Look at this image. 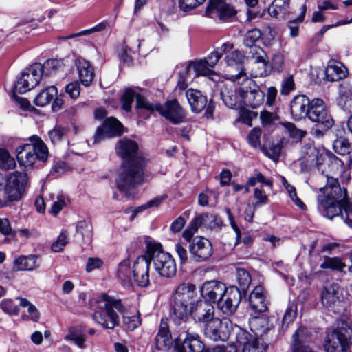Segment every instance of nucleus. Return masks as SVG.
<instances>
[{
	"mask_svg": "<svg viewBox=\"0 0 352 352\" xmlns=\"http://www.w3.org/2000/svg\"><path fill=\"white\" fill-rule=\"evenodd\" d=\"M115 150L122 160L116 179V186L126 197H133L135 188L144 182V166L147 161L139 151L137 142L131 139H120Z\"/></svg>",
	"mask_w": 352,
	"mask_h": 352,
	"instance_id": "nucleus-1",
	"label": "nucleus"
},
{
	"mask_svg": "<svg viewBox=\"0 0 352 352\" xmlns=\"http://www.w3.org/2000/svg\"><path fill=\"white\" fill-rule=\"evenodd\" d=\"M303 153L302 170L304 172L316 168L322 174L339 175L344 170V162L324 148L308 146L305 147Z\"/></svg>",
	"mask_w": 352,
	"mask_h": 352,
	"instance_id": "nucleus-2",
	"label": "nucleus"
},
{
	"mask_svg": "<svg viewBox=\"0 0 352 352\" xmlns=\"http://www.w3.org/2000/svg\"><path fill=\"white\" fill-rule=\"evenodd\" d=\"M196 296L195 285L191 283H182L179 284L171 295L170 316L173 323L176 326L186 328V323L188 320L190 306Z\"/></svg>",
	"mask_w": 352,
	"mask_h": 352,
	"instance_id": "nucleus-3",
	"label": "nucleus"
},
{
	"mask_svg": "<svg viewBox=\"0 0 352 352\" xmlns=\"http://www.w3.org/2000/svg\"><path fill=\"white\" fill-rule=\"evenodd\" d=\"M136 108L139 111L145 110L147 112L145 118H148L151 113L158 111L162 116L173 124L183 122L186 113L176 100H168L164 104H153L142 96H138ZM140 114L141 112L139 111Z\"/></svg>",
	"mask_w": 352,
	"mask_h": 352,
	"instance_id": "nucleus-4",
	"label": "nucleus"
},
{
	"mask_svg": "<svg viewBox=\"0 0 352 352\" xmlns=\"http://www.w3.org/2000/svg\"><path fill=\"white\" fill-rule=\"evenodd\" d=\"M123 308L120 300L102 294L98 300L94 319L103 328L113 329L119 325V316L117 312H122Z\"/></svg>",
	"mask_w": 352,
	"mask_h": 352,
	"instance_id": "nucleus-5",
	"label": "nucleus"
},
{
	"mask_svg": "<svg viewBox=\"0 0 352 352\" xmlns=\"http://www.w3.org/2000/svg\"><path fill=\"white\" fill-rule=\"evenodd\" d=\"M146 255L153 261L155 271L165 278L173 277L177 272V266L174 258L169 253L162 250L160 243L146 240Z\"/></svg>",
	"mask_w": 352,
	"mask_h": 352,
	"instance_id": "nucleus-6",
	"label": "nucleus"
},
{
	"mask_svg": "<svg viewBox=\"0 0 352 352\" xmlns=\"http://www.w3.org/2000/svg\"><path fill=\"white\" fill-rule=\"evenodd\" d=\"M27 176L23 173L14 172L7 179L0 173V207L9 201L19 200L27 184Z\"/></svg>",
	"mask_w": 352,
	"mask_h": 352,
	"instance_id": "nucleus-7",
	"label": "nucleus"
},
{
	"mask_svg": "<svg viewBox=\"0 0 352 352\" xmlns=\"http://www.w3.org/2000/svg\"><path fill=\"white\" fill-rule=\"evenodd\" d=\"M30 144L17 147L16 157L19 164L25 168L32 167L36 160L45 162L49 156V151L44 142L38 136L29 138Z\"/></svg>",
	"mask_w": 352,
	"mask_h": 352,
	"instance_id": "nucleus-8",
	"label": "nucleus"
},
{
	"mask_svg": "<svg viewBox=\"0 0 352 352\" xmlns=\"http://www.w3.org/2000/svg\"><path fill=\"white\" fill-rule=\"evenodd\" d=\"M351 344L352 322L340 320L327 336L324 347L327 352H347Z\"/></svg>",
	"mask_w": 352,
	"mask_h": 352,
	"instance_id": "nucleus-9",
	"label": "nucleus"
},
{
	"mask_svg": "<svg viewBox=\"0 0 352 352\" xmlns=\"http://www.w3.org/2000/svg\"><path fill=\"white\" fill-rule=\"evenodd\" d=\"M308 119L315 123L316 126L320 128L316 129L315 133L322 135L323 131H327L334 124V120L327 111L324 101L320 98H314L309 107Z\"/></svg>",
	"mask_w": 352,
	"mask_h": 352,
	"instance_id": "nucleus-10",
	"label": "nucleus"
},
{
	"mask_svg": "<svg viewBox=\"0 0 352 352\" xmlns=\"http://www.w3.org/2000/svg\"><path fill=\"white\" fill-rule=\"evenodd\" d=\"M240 94L241 105L252 108L259 107L264 100V92L253 80L248 77L244 78L240 83Z\"/></svg>",
	"mask_w": 352,
	"mask_h": 352,
	"instance_id": "nucleus-11",
	"label": "nucleus"
},
{
	"mask_svg": "<svg viewBox=\"0 0 352 352\" xmlns=\"http://www.w3.org/2000/svg\"><path fill=\"white\" fill-rule=\"evenodd\" d=\"M185 95L193 113H199L206 109L205 117L208 119L212 117L215 108L212 100L208 102L206 96L197 89H188Z\"/></svg>",
	"mask_w": 352,
	"mask_h": 352,
	"instance_id": "nucleus-12",
	"label": "nucleus"
},
{
	"mask_svg": "<svg viewBox=\"0 0 352 352\" xmlns=\"http://www.w3.org/2000/svg\"><path fill=\"white\" fill-rule=\"evenodd\" d=\"M190 258L196 263L207 261L213 254L211 242L206 238L197 236L188 241Z\"/></svg>",
	"mask_w": 352,
	"mask_h": 352,
	"instance_id": "nucleus-13",
	"label": "nucleus"
},
{
	"mask_svg": "<svg viewBox=\"0 0 352 352\" xmlns=\"http://www.w3.org/2000/svg\"><path fill=\"white\" fill-rule=\"evenodd\" d=\"M337 196H328L324 194L318 195V208L329 219L341 214L345 207L346 199L336 198Z\"/></svg>",
	"mask_w": 352,
	"mask_h": 352,
	"instance_id": "nucleus-14",
	"label": "nucleus"
},
{
	"mask_svg": "<svg viewBox=\"0 0 352 352\" xmlns=\"http://www.w3.org/2000/svg\"><path fill=\"white\" fill-rule=\"evenodd\" d=\"M226 78L228 81L220 87V94L222 100L230 108L241 107V82H239V80L230 79V77H226Z\"/></svg>",
	"mask_w": 352,
	"mask_h": 352,
	"instance_id": "nucleus-15",
	"label": "nucleus"
},
{
	"mask_svg": "<svg viewBox=\"0 0 352 352\" xmlns=\"http://www.w3.org/2000/svg\"><path fill=\"white\" fill-rule=\"evenodd\" d=\"M229 320L214 318L204 324V332L206 337L214 341L226 340L230 335Z\"/></svg>",
	"mask_w": 352,
	"mask_h": 352,
	"instance_id": "nucleus-16",
	"label": "nucleus"
},
{
	"mask_svg": "<svg viewBox=\"0 0 352 352\" xmlns=\"http://www.w3.org/2000/svg\"><path fill=\"white\" fill-rule=\"evenodd\" d=\"M245 56L239 50H234L226 54L225 60L228 66L226 77L230 79L240 80L247 77L243 67Z\"/></svg>",
	"mask_w": 352,
	"mask_h": 352,
	"instance_id": "nucleus-17",
	"label": "nucleus"
},
{
	"mask_svg": "<svg viewBox=\"0 0 352 352\" xmlns=\"http://www.w3.org/2000/svg\"><path fill=\"white\" fill-rule=\"evenodd\" d=\"M241 300V293L239 288L232 286L226 289L223 296L217 303V308L226 315L235 313Z\"/></svg>",
	"mask_w": 352,
	"mask_h": 352,
	"instance_id": "nucleus-18",
	"label": "nucleus"
},
{
	"mask_svg": "<svg viewBox=\"0 0 352 352\" xmlns=\"http://www.w3.org/2000/svg\"><path fill=\"white\" fill-rule=\"evenodd\" d=\"M227 288L222 282L214 280H207L201 287L200 293L204 301L217 304L226 292Z\"/></svg>",
	"mask_w": 352,
	"mask_h": 352,
	"instance_id": "nucleus-19",
	"label": "nucleus"
},
{
	"mask_svg": "<svg viewBox=\"0 0 352 352\" xmlns=\"http://www.w3.org/2000/svg\"><path fill=\"white\" fill-rule=\"evenodd\" d=\"M340 294V287L338 284L333 283L325 286L321 294L322 305L336 313L340 312L342 305Z\"/></svg>",
	"mask_w": 352,
	"mask_h": 352,
	"instance_id": "nucleus-20",
	"label": "nucleus"
},
{
	"mask_svg": "<svg viewBox=\"0 0 352 352\" xmlns=\"http://www.w3.org/2000/svg\"><path fill=\"white\" fill-rule=\"evenodd\" d=\"M150 258L145 255L139 256L134 261L132 272L133 279L138 286L146 287L149 284Z\"/></svg>",
	"mask_w": 352,
	"mask_h": 352,
	"instance_id": "nucleus-21",
	"label": "nucleus"
},
{
	"mask_svg": "<svg viewBox=\"0 0 352 352\" xmlns=\"http://www.w3.org/2000/svg\"><path fill=\"white\" fill-rule=\"evenodd\" d=\"M236 13L234 8L223 0H210L206 9L207 16L214 19L218 17L220 20H227Z\"/></svg>",
	"mask_w": 352,
	"mask_h": 352,
	"instance_id": "nucleus-22",
	"label": "nucleus"
},
{
	"mask_svg": "<svg viewBox=\"0 0 352 352\" xmlns=\"http://www.w3.org/2000/svg\"><path fill=\"white\" fill-rule=\"evenodd\" d=\"M197 322L206 324L214 318L212 304L199 300L190 306V314Z\"/></svg>",
	"mask_w": 352,
	"mask_h": 352,
	"instance_id": "nucleus-23",
	"label": "nucleus"
},
{
	"mask_svg": "<svg viewBox=\"0 0 352 352\" xmlns=\"http://www.w3.org/2000/svg\"><path fill=\"white\" fill-rule=\"evenodd\" d=\"M236 340L243 346L242 352H265L266 345L263 341L245 330L239 331Z\"/></svg>",
	"mask_w": 352,
	"mask_h": 352,
	"instance_id": "nucleus-24",
	"label": "nucleus"
},
{
	"mask_svg": "<svg viewBox=\"0 0 352 352\" xmlns=\"http://www.w3.org/2000/svg\"><path fill=\"white\" fill-rule=\"evenodd\" d=\"M122 133V124L114 118L107 119L99 126L94 135V143H98L104 138H113Z\"/></svg>",
	"mask_w": 352,
	"mask_h": 352,
	"instance_id": "nucleus-25",
	"label": "nucleus"
},
{
	"mask_svg": "<svg viewBox=\"0 0 352 352\" xmlns=\"http://www.w3.org/2000/svg\"><path fill=\"white\" fill-rule=\"evenodd\" d=\"M311 100L305 95H297L293 98L290 103V111L293 118L300 120L307 118Z\"/></svg>",
	"mask_w": 352,
	"mask_h": 352,
	"instance_id": "nucleus-26",
	"label": "nucleus"
},
{
	"mask_svg": "<svg viewBox=\"0 0 352 352\" xmlns=\"http://www.w3.org/2000/svg\"><path fill=\"white\" fill-rule=\"evenodd\" d=\"M249 304L251 309L256 313H263L267 311L268 302L264 288L256 286L249 295Z\"/></svg>",
	"mask_w": 352,
	"mask_h": 352,
	"instance_id": "nucleus-27",
	"label": "nucleus"
},
{
	"mask_svg": "<svg viewBox=\"0 0 352 352\" xmlns=\"http://www.w3.org/2000/svg\"><path fill=\"white\" fill-rule=\"evenodd\" d=\"M330 173L325 174L327 184L325 187L320 188V191L321 194H324L328 196H337L336 198L340 199H346L347 192L345 188H342L338 183L337 179L333 176L329 175Z\"/></svg>",
	"mask_w": 352,
	"mask_h": 352,
	"instance_id": "nucleus-28",
	"label": "nucleus"
},
{
	"mask_svg": "<svg viewBox=\"0 0 352 352\" xmlns=\"http://www.w3.org/2000/svg\"><path fill=\"white\" fill-rule=\"evenodd\" d=\"M185 338L179 349L182 352H202L204 344L197 333L184 332Z\"/></svg>",
	"mask_w": 352,
	"mask_h": 352,
	"instance_id": "nucleus-29",
	"label": "nucleus"
},
{
	"mask_svg": "<svg viewBox=\"0 0 352 352\" xmlns=\"http://www.w3.org/2000/svg\"><path fill=\"white\" fill-rule=\"evenodd\" d=\"M325 74L327 80L338 81L346 76L347 69L342 63L331 59L328 62Z\"/></svg>",
	"mask_w": 352,
	"mask_h": 352,
	"instance_id": "nucleus-30",
	"label": "nucleus"
},
{
	"mask_svg": "<svg viewBox=\"0 0 352 352\" xmlns=\"http://www.w3.org/2000/svg\"><path fill=\"white\" fill-rule=\"evenodd\" d=\"M184 69L186 76H191L192 78L209 76L213 73L206 60L203 59L190 62Z\"/></svg>",
	"mask_w": 352,
	"mask_h": 352,
	"instance_id": "nucleus-31",
	"label": "nucleus"
},
{
	"mask_svg": "<svg viewBox=\"0 0 352 352\" xmlns=\"http://www.w3.org/2000/svg\"><path fill=\"white\" fill-rule=\"evenodd\" d=\"M76 65L81 83L85 87L89 86L94 78V68L87 60L82 58H78Z\"/></svg>",
	"mask_w": 352,
	"mask_h": 352,
	"instance_id": "nucleus-32",
	"label": "nucleus"
},
{
	"mask_svg": "<svg viewBox=\"0 0 352 352\" xmlns=\"http://www.w3.org/2000/svg\"><path fill=\"white\" fill-rule=\"evenodd\" d=\"M171 343V334L169 331L167 320L162 319L155 337L156 348L158 350H165Z\"/></svg>",
	"mask_w": 352,
	"mask_h": 352,
	"instance_id": "nucleus-33",
	"label": "nucleus"
},
{
	"mask_svg": "<svg viewBox=\"0 0 352 352\" xmlns=\"http://www.w3.org/2000/svg\"><path fill=\"white\" fill-rule=\"evenodd\" d=\"M308 336L309 331L305 327H300L296 331L292 336L294 352H314L308 346L302 344Z\"/></svg>",
	"mask_w": 352,
	"mask_h": 352,
	"instance_id": "nucleus-34",
	"label": "nucleus"
},
{
	"mask_svg": "<svg viewBox=\"0 0 352 352\" xmlns=\"http://www.w3.org/2000/svg\"><path fill=\"white\" fill-rule=\"evenodd\" d=\"M38 266L37 256L34 255L21 256L14 261V269L17 271H32Z\"/></svg>",
	"mask_w": 352,
	"mask_h": 352,
	"instance_id": "nucleus-35",
	"label": "nucleus"
},
{
	"mask_svg": "<svg viewBox=\"0 0 352 352\" xmlns=\"http://www.w3.org/2000/svg\"><path fill=\"white\" fill-rule=\"evenodd\" d=\"M38 74H36V80L30 82L29 76L26 75L25 72H23L21 74V76L14 83L13 88L14 94H23L34 88L38 85Z\"/></svg>",
	"mask_w": 352,
	"mask_h": 352,
	"instance_id": "nucleus-36",
	"label": "nucleus"
},
{
	"mask_svg": "<svg viewBox=\"0 0 352 352\" xmlns=\"http://www.w3.org/2000/svg\"><path fill=\"white\" fill-rule=\"evenodd\" d=\"M138 96H141L140 94H136L131 88L125 89L122 97H121V102H122V108L126 112H130L131 111V105L133 102L134 98L137 100ZM137 104H135V106ZM138 110V113H139V110L135 107ZM141 113H138L140 116H142L145 118V116L147 114V112L145 110L140 111Z\"/></svg>",
	"mask_w": 352,
	"mask_h": 352,
	"instance_id": "nucleus-37",
	"label": "nucleus"
},
{
	"mask_svg": "<svg viewBox=\"0 0 352 352\" xmlns=\"http://www.w3.org/2000/svg\"><path fill=\"white\" fill-rule=\"evenodd\" d=\"M85 327L82 325L71 327L65 337L66 340L74 342L78 347L85 348Z\"/></svg>",
	"mask_w": 352,
	"mask_h": 352,
	"instance_id": "nucleus-38",
	"label": "nucleus"
},
{
	"mask_svg": "<svg viewBox=\"0 0 352 352\" xmlns=\"http://www.w3.org/2000/svg\"><path fill=\"white\" fill-rule=\"evenodd\" d=\"M117 276L124 287L131 285L133 272L128 260H124L119 264Z\"/></svg>",
	"mask_w": 352,
	"mask_h": 352,
	"instance_id": "nucleus-39",
	"label": "nucleus"
},
{
	"mask_svg": "<svg viewBox=\"0 0 352 352\" xmlns=\"http://www.w3.org/2000/svg\"><path fill=\"white\" fill-rule=\"evenodd\" d=\"M43 76H53L58 73L63 74V65L61 60L50 59L41 65Z\"/></svg>",
	"mask_w": 352,
	"mask_h": 352,
	"instance_id": "nucleus-40",
	"label": "nucleus"
},
{
	"mask_svg": "<svg viewBox=\"0 0 352 352\" xmlns=\"http://www.w3.org/2000/svg\"><path fill=\"white\" fill-rule=\"evenodd\" d=\"M57 93L58 91L56 86H48L36 95L34 98V104L36 106L44 107L52 101L53 98L57 95Z\"/></svg>",
	"mask_w": 352,
	"mask_h": 352,
	"instance_id": "nucleus-41",
	"label": "nucleus"
},
{
	"mask_svg": "<svg viewBox=\"0 0 352 352\" xmlns=\"http://www.w3.org/2000/svg\"><path fill=\"white\" fill-rule=\"evenodd\" d=\"M202 226L205 227L204 214L197 215L189 223L188 228L184 231L182 236L187 241H190L195 232Z\"/></svg>",
	"mask_w": 352,
	"mask_h": 352,
	"instance_id": "nucleus-42",
	"label": "nucleus"
},
{
	"mask_svg": "<svg viewBox=\"0 0 352 352\" xmlns=\"http://www.w3.org/2000/svg\"><path fill=\"white\" fill-rule=\"evenodd\" d=\"M249 48L248 51H246L247 58H252L256 63H261L264 66H266L267 61L266 60V54L261 47L256 45L252 46H246Z\"/></svg>",
	"mask_w": 352,
	"mask_h": 352,
	"instance_id": "nucleus-43",
	"label": "nucleus"
},
{
	"mask_svg": "<svg viewBox=\"0 0 352 352\" xmlns=\"http://www.w3.org/2000/svg\"><path fill=\"white\" fill-rule=\"evenodd\" d=\"M346 265L338 257L325 256L324 261L320 264L321 269H331L333 270L342 271Z\"/></svg>",
	"mask_w": 352,
	"mask_h": 352,
	"instance_id": "nucleus-44",
	"label": "nucleus"
},
{
	"mask_svg": "<svg viewBox=\"0 0 352 352\" xmlns=\"http://www.w3.org/2000/svg\"><path fill=\"white\" fill-rule=\"evenodd\" d=\"M106 27H107L106 23L102 21L90 29L82 30L79 32L70 34L65 37H59V38L67 40V39H71V38L78 37V36H87V35H90V34H94L98 32H101V31L105 30Z\"/></svg>",
	"mask_w": 352,
	"mask_h": 352,
	"instance_id": "nucleus-45",
	"label": "nucleus"
},
{
	"mask_svg": "<svg viewBox=\"0 0 352 352\" xmlns=\"http://www.w3.org/2000/svg\"><path fill=\"white\" fill-rule=\"evenodd\" d=\"M334 151L342 155H345L350 153L351 145L348 140L339 138L336 139L333 144Z\"/></svg>",
	"mask_w": 352,
	"mask_h": 352,
	"instance_id": "nucleus-46",
	"label": "nucleus"
},
{
	"mask_svg": "<svg viewBox=\"0 0 352 352\" xmlns=\"http://www.w3.org/2000/svg\"><path fill=\"white\" fill-rule=\"evenodd\" d=\"M16 163L13 157L5 149H0V166L4 169L9 170L15 167Z\"/></svg>",
	"mask_w": 352,
	"mask_h": 352,
	"instance_id": "nucleus-47",
	"label": "nucleus"
},
{
	"mask_svg": "<svg viewBox=\"0 0 352 352\" xmlns=\"http://www.w3.org/2000/svg\"><path fill=\"white\" fill-rule=\"evenodd\" d=\"M288 6H283V1H282L275 0L268 9L269 13L271 16L276 18L283 16Z\"/></svg>",
	"mask_w": 352,
	"mask_h": 352,
	"instance_id": "nucleus-48",
	"label": "nucleus"
},
{
	"mask_svg": "<svg viewBox=\"0 0 352 352\" xmlns=\"http://www.w3.org/2000/svg\"><path fill=\"white\" fill-rule=\"evenodd\" d=\"M236 276L241 289L245 291L252 281L250 274L244 269H238Z\"/></svg>",
	"mask_w": 352,
	"mask_h": 352,
	"instance_id": "nucleus-49",
	"label": "nucleus"
},
{
	"mask_svg": "<svg viewBox=\"0 0 352 352\" xmlns=\"http://www.w3.org/2000/svg\"><path fill=\"white\" fill-rule=\"evenodd\" d=\"M68 243V236L66 231H62L57 239L52 244L51 249L54 252H59L63 250Z\"/></svg>",
	"mask_w": 352,
	"mask_h": 352,
	"instance_id": "nucleus-50",
	"label": "nucleus"
},
{
	"mask_svg": "<svg viewBox=\"0 0 352 352\" xmlns=\"http://www.w3.org/2000/svg\"><path fill=\"white\" fill-rule=\"evenodd\" d=\"M205 227L210 229L221 228L222 226L221 219L215 214L204 213Z\"/></svg>",
	"mask_w": 352,
	"mask_h": 352,
	"instance_id": "nucleus-51",
	"label": "nucleus"
},
{
	"mask_svg": "<svg viewBox=\"0 0 352 352\" xmlns=\"http://www.w3.org/2000/svg\"><path fill=\"white\" fill-rule=\"evenodd\" d=\"M76 229L83 238L90 239L92 236V226L85 220L78 221Z\"/></svg>",
	"mask_w": 352,
	"mask_h": 352,
	"instance_id": "nucleus-52",
	"label": "nucleus"
},
{
	"mask_svg": "<svg viewBox=\"0 0 352 352\" xmlns=\"http://www.w3.org/2000/svg\"><path fill=\"white\" fill-rule=\"evenodd\" d=\"M1 309L6 314L10 315H17L19 314V308L14 304L12 300L6 298L0 302Z\"/></svg>",
	"mask_w": 352,
	"mask_h": 352,
	"instance_id": "nucleus-53",
	"label": "nucleus"
},
{
	"mask_svg": "<svg viewBox=\"0 0 352 352\" xmlns=\"http://www.w3.org/2000/svg\"><path fill=\"white\" fill-rule=\"evenodd\" d=\"M294 89L295 82L293 75H289L284 78L281 82L280 94L286 96Z\"/></svg>",
	"mask_w": 352,
	"mask_h": 352,
	"instance_id": "nucleus-54",
	"label": "nucleus"
},
{
	"mask_svg": "<svg viewBox=\"0 0 352 352\" xmlns=\"http://www.w3.org/2000/svg\"><path fill=\"white\" fill-rule=\"evenodd\" d=\"M289 135L296 139H301L306 135V131L299 129L292 122H285L283 124Z\"/></svg>",
	"mask_w": 352,
	"mask_h": 352,
	"instance_id": "nucleus-55",
	"label": "nucleus"
},
{
	"mask_svg": "<svg viewBox=\"0 0 352 352\" xmlns=\"http://www.w3.org/2000/svg\"><path fill=\"white\" fill-rule=\"evenodd\" d=\"M261 32L258 29H253L248 31L244 38V44L245 46H252L261 38Z\"/></svg>",
	"mask_w": 352,
	"mask_h": 352,
	"instance_id": "nucleus-56",
	"label": "nucleus"
},
{
	"mask_svg": "<svg viewBox=\"0 0 352 352\" xmlns=\"http://www.w3.org/2000/svg\"><path fill=\"white\" fill-rule=\"evenodd\" d=\"M284 66V57L280 52H276L271 60L272 69L278 73L282 72Z\"/></svg>",
	"mask_w": 352,
	"mask_h": 352,
	"instance_id": "nucleus-57",
	"label": "nucleus"
},
{
	"mask_svg": "<svg viewBox=\"0 0 352 352\" xmlns=\"http://www.w3.org/2000/svg\"><path fill=\"white\" fill-rule=\"evenodd\" d=\"M41 69V64L36 63L25 71L26 75L29 76L30 82L36 80V74H38V84L39 83L43 76Z\"/></svg>",
	"mask_w": 352,
	"mask_h": 352,
	"instance_id": "nucleus-58",
	"label": "nucleus"
},
{
	"mask_svg": "<svg viewBox=\"0 0 352 352\" xmlns=\"http://www.w3.org/2000/svg\"><path fill=\"white\" fill-rule=\"evenodd\" d=\"M206 0H179V7L184 12L193 10L202 4Z\"/></svg>",
	"mask_w": 352,
	"mask_h": 352,
	"instance_id": "nucleus-59",
	"label": "nucleus"
},
{
	"mask_svg": "<svg viewBox=\"0 0 352 352\" xmlns=\"http://www.w3.org/2000/svg\"><path fill=\"white\" fill-rule=\"evenodd\" d=\"M123 323L130 331H133L141 324L140 315L135 314L132 316H124Z\"/></svg>",
	"mask_w": 352,
	"mask_h": 352,
	"instance_id": "nucleus-60",
	"label": "nucleus"
},
{
	"mask_svg": "<svg viewBox=\"0 0 352 352\" xmlns=\"http://www.w3.org/2000/svg\"><path fill=\"white\" fill-rule=\"evenodd\" d=\"M297 306L292 303L286 309L283 318V324L288 325L296 317Z\"/></svg>",
	"mask_w": 352,
	"mask_h": 352,
	"instance_id": "nucleus-61",
	"label": "nucleus"
},
{
	"mask_svg": "<svg viewBox=\"0 0 352 352\" xmlns=\"http://www.w3.org/2000/svg\"><path fill=\"white\" fill-rule=\"evenodd\" d=\"M261 135V131L260 129L254 128L250 131V134L248 136V141L249 144L254 147L256 148L260 146V137Z\"/></svg>",
	"mask_w": 352,
	"mask_h": 352,
	"instance_id": "nucleus-62",
	"label": "nucleus"
},
{
	"mask_svg": "<svg viewBox=\"0 0 352 352\" xmlns=\"http://www.w3.org/2000/svg\"><path fill=\"white\" fill-rule=\"evenodd\" d=\"M67 205L65 199L63 197H58L57 200L52 205L50 213L56 216Z\"/></svg>",
	"mask_w": 352,
	"mask_h": 352,
	"instance_id": "nucleus-63",
	"label": "nucleus"
},
{
	"mask_svg": "<svg viewBox=\"0 0 352 352\" xmlns=\"http://www.w3.org/2000/svg\"><path fill=\"white\" fill-rule=\"evenodd\" d=\"M263 151L265 155L275 160L279 157L281 152V146L279 144L272 145L269 148H263Z\"/></svg>",
	"mask_w": 352,
	"mask_h": 352,
	"instance_id": "nucleus-64",
	"label": "nucleus"
}]
</instances>
